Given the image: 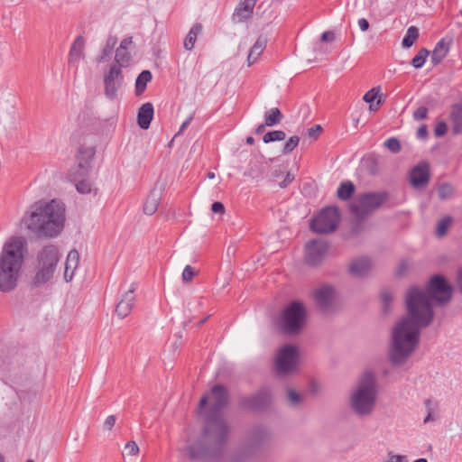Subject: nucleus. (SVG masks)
<instances>
[{
	"label": "nucleus",
	"instance_id": "1",
	"mask_svg": "<svg viewBox=\"0 0 462 462\" xmlns=\"http://www.w3.org/2000/svg\"><path fill=\"white\" fill-rule=\"evenodd\" d=\"M453 288L441 274L433 275L425 289L411 287L405 296L408 316L393 328L388 359L393 366L402 365L416 350L420 329L434 319L433 304L443 307L450 302Z\"/></svg>",
	"mask_w": 462,
	"mask_h": 462
},
{
	"label": "nucleus",
	"instance_id": "2",
	"mask_svg": "<svg viewBox=\"0 0 462 462\" xmlns=\"http://www.w3.org/2000/svg\"><path fill=\"white\" fill-rule=\"evenodd\" d=\"M228 401V391L221 384L214 385L210 393L200 399L198 410L203 415L204 422L199 436L186 447L190 460L218 462L223 458L231 430L220 412Z\"/></svg>",
	"mask_w": 462,
	"mask_h": 462
},
{
	"label": "nucleus",
	"instance_id": "3",
	"mask_svg": "<svg viewBox=\"0 0 462 462\" xmlns=\"http://www.w3.org/2000/svg\"><path fill=\"white\" fill-rule=\"evenodd\" d=\"M65 222L64 204L57 199L32 204L20 220L21 226L39 237L57 236Z\"/></svg>",
	"mask_w": 462,
	"mask_h": 462
},
{
	"label": "nucleus",
	"instance_id": "4",
	"mask_svg": "<svg viewBox=\"0 0 462 462\" xmlns=\"http://www.w3.org/2000/svg\"><path fill=\"white\" fill-rule=\"evenodd\" d=\"M27 254L24 236H13L5 242L0 253V291L10 292L17 287Z\"/></svg>",
	"mask_w": 462,
	"mask_h": 462
},
{
	"label": "nucleus",
	"instance_id": "5",
	"mask_svg": "<svg viewBox=\"0 0 462 462\" xmlns=\"http://www.w3.org/2000/svg\"><path fill=\"white\" fill-rule=\"evenodd\" d=\"M377 399V382L373 372H365L349 397L351 410L359 417L373 413Z\"/></svg>",
	"mask_w": 462,
	"mask_h": 462
},
{
	"label": "nucleus",
	"instance_id": "6",
	"mask_svg": "<svg viewBox=\"0 0 462 462\" xmlns=\"http://www.w3.org/2000/svg\"><path fill=\"white\" fill-rule=\"evenodd\" d=\"M60 259L59 248L54 245H44L38 251L35 273L31 280L32 288H42L52 281Z\"/></svg>",
	"mask_w": 462,
	"mask_h": 462
},
{
	"label": "nucleus",
	"instance_id": "7",
	"mask_svg": "<svg viewBox=\"0 0 462 462\" xmlns=\"http://www.w3.org/2000/svg\"><path fill=\"white\" fill-rule=\"evenodd\" d=\"M307 320L305 305L299 300L291 301L282 311L277 319L278 329L285 335L295 336L301 332Z\"/></svg>",
	"mask_w": 462,
	"mask_h": 462
},
{
	"label": "nucleus",
	"instance_id": "8",
	"mask_svg": "<svg viewBox=\"0 0 462 462\" xmlns=\"http://www.w3.org/2000/svg\"><path fill=\"white\" fill-rule=\"evenodd\" d=\"M389 199L386 191L365 192L358 196L356 202L350 206L351 213L363 219L379 208Z\"/></svg>",
	"mask_w": 462,
	"mask_h": 462
},
{
	"label": "nucleus",
	"instance_id": "9",
	"mask_svg": "<svg viewBox=\"0 0 462 462\" xmlns=\"http://www.w3.org/2000/svg\"><path fill=\"white\" fill-rule=\"evenodd\" d=\"M339 218V212L336 207H327L310 221V227L318 234H329L337 229Z\"/></svg>",
	"mask_w": 462,
	"mask_h": 462
},
{
	"label": "nucleus",
	"instance_id": "10",
	"mask_svg": "<svg viewBox=\"0 0 462 462\" xmlns=\"http://www.w3.org/2000/svg\"><path fill=\"white\" fill-rule=\"evenodd\" d=\"M271 391L264 387L250 396L241 397L239 406L244 410L261 412L266 411L271 405Z\"/></svg>",
	"mask_w": 462,
	"mask_h": 462
},
{
	"label": "nucleus",
	"instance_id": "11",
	"mask_svg": "<svg viewBox=\"0 0 462 462\" xmlns=\"http://www.w3.org/2000/svg\"><path fill=\"white\" fill-rule=\"evenodd\" d=\"M104 94L109 100H115L118 97V90L124 84V76L121 68L111 65L104 73Z\"/></svg>",
	"mask_w": 462,
	"mask_h": 462
},
{
	"label": "nucleus",
	"instance_id": "12",
	"mask_svg": "<svg viewBox=\"0 0 462 462\" xmlns=\"http://www.w3.org/2000/svg\"><path fill=\"white\" fill-rule=\"evenodd\" d=\"M298 349L291 345L284 346L276 358V369L281 374H287L294 371L298 365Z\"/></svg>",
	"mask_w": 462,
	"mask_h": 462
},
{
	"label": "nucleus",
	"instance_id": "13",
	"mask_svg": "<svg viewBox=\"0 0 462 462\" xmlns=\"http://www.w3.org/2000/svg\"><path fill=\"white\" fill-rule=\"evenodd\" d=\"M328 249V245L319 239L310 240L305 246V262L308 265H319Z\"/></svg>",
	"mask_w": 462,
	"mask_h": 462
},
{
	"label": "nucleus",
	"instance_id": "14",
	"mask_svg": "<svg viewBox=\"0 0 462 462\" xmlns=\"http://www.w3.org/2000/svg\"><path fill=\"white\" fill-rule=\"evenodd\" d=\"M271 439L270 430L263 424H256L249 430L246 441L249 448L256 449L269 443Z\"/></svg>",
	"mask_w": 462,
	"mask_h": 462
},
{
	"label": "nucleus",
	"instance_id": "15",
	"mask_svg": "<svg viewBox=\"0 0 462 462\" xmlns=\"http://www.w3.org/2000/svg\"><path fill=\"white\" fill-rule=\"evenodd\" d=\"M410 182L414 188H421L430 180V167L427 162H420L410 171Z\"/></svg>",
	"mask_w": 462,
	"mask_h": 462
},
{
	"label": "nucleus",
	"instance_id": "16",
	"mask_svg": "<svg viewBox=\"0 0 462 462\" xmlns=\"http://www.w3.org/2000/svg\"><path fill=\"white\" fill-rule=\"evenodd\" d=\"M136 283H132L130 289L123 295L116 308V313L120 319L127 317L133 310L135 300L134 291Z\"/></svg>",
	"mask_w": 462,
	"mask_h": 462
},
{
	"label": "nucleus",
	"instance_id": "17",
	"mask_svg": "<svg viewBox=\"0 0 462 462\" xmlns=\"http://www.w3.org/2000/svg\"><path fill=\"white\" fill-rule=\"evenodd\" d=\"M257 0H240L232 14L235 23H244L249 20L253 14Z\"/></svg>",
	"mask_w": 462,
	"mask_h": 462
},
{
	"label": "nucleus",
	"instance_id": "18",
	"mask_svg": "<svg viewBox=\"0 0 462 462\" xmlns=\"http://www.w3.org/2000/svg\"><path fill=\"white\" fill-rule=\"evenodd\" d=\"M314 299L323 311L330 310L333 305L334 290L331 286L324 285L315 291Z\"/></svg>",
	"mask_w": 462,
	"mask_h": 462
},
{
	"label": "nucleus",
	"instance_id": "19",
	"mask_svg": "<svg viewBox=\"0 0 462 462\" xmlns=\"http://www.w3.org/2000/svg\"><path fill=\"white\" fill-rule=\"evenodd\" d=\"M372 268V262L366 256L359 257L353 260L348 267V272L356 277H364L368 274Z\"/></svg>",
	"mask_w": 462,
	"mask_h": 462
},
{
	"label": "nucleus",
	"instance_id": "20",
	"mask_svg": "<svg viewBox=\"0 0 462 462\" xmlns=\"http://www.w3.org/2000/svg\"><path fill=\"white\" fill-rule=\"evenodd\" d=\"M95 149L93 147L80 146L78 151V162L80 176H85L90 169V162L95 156Z\"/></svg>",
	"mask_w": 462,
	"mask_h": 462
},
{
	"label": "nucleus",
	"instance_id": "21",
	"mask_svg": "<svg viewBox=\"0 0 462 462\" xmlns=\"http://www.w3.org/2000/svg\"><path fill=\"white\" fill-rule=\"evenodd\" d=\"M85 40L82 36H78L69 50L68 62L69 65L78 63L84 58Z\"/></svg>",
	"mask_w": 462,
	"mask_h": 462
},
{
	"label": "nucleus",
	"instance_id": "22",
	"mask_svg": "<svg viewBox=\"0 0 462 462\" xmlns=\"http://www.w3.org/2000/svg\"><path fill=\"white\" fill-rule=\"evenodd\" d=\"M153 106L152 103L149 102L144 103L139 108L137 115V123L142 129L146 130L149 128L151 122L153 118Z\"/></svg>",
	"mask_w": 462,
	"mask_h": 462
},
{
	"label": "nucleus",
	"instance_id": "23",
	"mask_svg": "<svg viewBox=\"0 0 462 462\" xmlns=\"http://www.w3.org/2000/svg\"><path fill=\"white\" fill-rule=\"evenodd\" d=\"M450 120L454 134H462V99L450 107Z\"/></svg>",
	"mask_w": 462,
	"mask_h": 462
},
{
	"label": "nucleus",
	"instance_id": "24",
	"mask_svg": "<svg viewBox=\"0 0 462 462\" xmlns=\"http://www.w3.org/2000/svg\"><path fill=\"white\" fill-rule=\"evenodd\" d=\"M79 254L77 250L73 249L68 254L65 263L64 279L66 282H69L72 280L74 271L79 266Z\"/></svg>",
	"mask_w": 462,
	"mask_h": 462
},
{
	"label": "nucleus",
	"instance_id": "25",
	"mask_svg": "<svg viewBox=\"0 0 462 462\" xmlns=\"http://www.w3.org/2000/svg\"><path fill=\"white\" fill-rule=\"evenodd\" d=\"M162 199V190L153 189L147 197L144 205L143 212L146 215H152L156 212Z\"/></svg>",
	"mask_w": 462,
	"mask_h": 462
},
{
	"label": "nucleus",
	"instance_id": "26",
	"mask_svg": "<svg viewBox=\"0 0 462 462\" xmlns=\"http://www.w3.org/2000/svg\"><path fill=\"white\" fill-rule=\"evenodd\" d=\"M424 406L426 408L427 415L423 420V423L427 424L439 420V404L437 401L430 398L424 400Z\"/></svg>",
	"mask_w": 462,
	"mask_h": 462
},
{
	"label": "nucleus",
	"instance_id": "27",
	"mask_svg": "<svg viewBox=\"0 0 462 462\" xmlns=\"http://www.w3.org/2000/svg\"><path fill=\"white\" fill-rule=\"evenodd\" d=\"M267 41L264 37H259L254 46L251 48L249 54L247 56V65H253L260 55L263 53V50L266 47Z\"/></svg>",
	"mask_w": 462,
	"mask_h": 462
},
{
	"label": "nucleus",
	"instance_id": "28",
	"mask_svg": "<svg viewBox=\"0 0 462 462\" xmlns=\"http://www.w3.org/2000/svg\"><path fill=\"white\" fill-rule=\"evenodd\" d=\"M448 48L446 46L444 39H441L436 44L431 53V63L436 66L442 61V60L448 55Z\"/></svg>",
	"mask_w": 462,
	"mask_h": 462
},
{
	"label": "nucleus",
	"instance_id": "29",
	"mask_svg": "<svg viewBox=\"0 0 462 462\" xmlns=\"http://www.w3.org/2000/svg\"><path fill=\"white\" fill-rule=\"evenodd\" d=\"M202 29L203 27L201 23H195L189 30L183 43V46L187 51H191L194 48L197 37L201 33Z\"/></svg>",
	"mask_w": 462,
	"mask_h": 462
},
{
	"label": "nucleus",
	"instance_id": "30",
	"mask_svg": "<svg viewBox=\"0 0 462 462\" xmlns=\"http://www.w3.org/2000/svg\"><path fill=\"white\" fill-rule=\"evenodd\" d=\"M152 79V75L150 70H143L135 80V94L140 96L146 89L147 83Z\"/></svg>",
	"mask_w": 462,
	"mask_h": 462
},
{
	"label": "nucleus",
	"instance_id": "31",
	"mask_svg": "<svg viewBox=\"0 0 462 462\" xmlns=\"http://www.w3.org/2000/svg\"><path fill=\"white\" fill-rule=\"evenodd\" d=\"M282 118L283 116L277 107L271 108L264 113V123L269 127L279 125Z\"/></svg>",
	"mask_w": 462,
	"mask_h": 462
},
{
	"label": "nucleus",
	"instance_id": "32",
	"mask_svg": "<svg viewBox=\"0 0 462 462\" xmlns=\"http://www.w3.org/2000/svg\"><path fill=\"white\" fill-rule=\"evenodd\" d=\"M117 42L116 36H109L106 40V45L102 49L101 55L97 59V62H106L113 53L114 48Z\"/></svg>",
	"mask_w": 462,
	"mask_h": 462
},
{
	"label": "nucleus",
	"instance_id": "33",
	"mask_svg": "<svg viewBox=\"0 0 462 462\" xmlns=\"http://www.w3.org/2000/svg\"><path fill=\"white\" fill-rule=\"evenodd\" d=\"M245 176L251 177L252 179L259 180L264 176L263 166L259 162L251 161L248 165L247 171L244 173Z\"/></svg>",
	"mask_w": 462,
	"mask_h": 462
},
{
	"label": "nucleus",
	"instance_id": "34",
	"mask_svg": "<svg viewBox=\"0 0 462 462\" xmlns=\"http://www.w3.org/2000/svg\"><path fill=\"white\" fill-rule=\"evenodd\" d=\"M354 192L355 185L350 180H347L340 183L337 191V198L341 200H347L352 197Z\"/></svg>",
	"mask_w": 462,
	"mask_h": 462
},
{
	"label": "nucleus",
	"instance_id": "35",
	"mask_svg": "<svg viewBox=\"0 0 462 462\" xmlns=\"http://www.w3.org/2000/svg\"><path fill=\"white\" fill-rule=\"evenodd\" d=\"M419 37V29L416 26L408 28L404 38L402 39V45L403 48H410L413 45L414 42Z\"/></svg>",
	"mask_w": 462,
	"mask_h": 462
},
{
	"label": "nucleus",
	"instance_id": "36",
	"mask_svg": "<svg viewBox=\"0 0 462 462\" xmlns=\"http://www.w3.org/2000/svg\"><path fill=\"white\" fill-rule=\"evenodd\" d=\"M131 60V55L128 51V49H116L115 55V64L121 67H125L128 65Z\"/></svg>",
	"mask_w": 462,
	"mask_h": 462
},
{
	"label": "nucleus",
	"instance_id": "37",
	"mask_svg": "<svg viewBox=\"0 0 462 462\" xmlns=\"http://www.w3.org/2000/svg\"><path fill=\"white\" fill-rule=\"evenodd\" d=\"M429 54L430 52L426 48H421L418 51L417 55L412 58L411 64L415 69H420L424 65Z\"/></svg>",
	"mask_w": 462,
	"mask_h": 462
},
{
	"label": "nucleus",
	"instance_id": "38",
	"mask_svg": "<svg viewBox=\"0 0 462 462\" xmlns=\"http://www.w3.org/2000/svg\"><path fill=\"white\" fill-rule=\"evenodd\" d=\"M286 138V134L282 130H274L266 133L263 141L265 143L275 142V141H283Z\"/></svg>",
	"mask_w": 462,
	"mask_h": 462
},
{
	"label": "nucleus",
	"instance_id": "39",
	"mask_svg": "<svg viewBox=\"0 0 462 462\" xmlns=\"http://www.w3.org/2000/svg\"><path fill=\"white\" fill-rule=\"evenodd\" d=\"M365 165L366 167L367 171L371 175H375L379 171L378 167V158L376 155H370L365 159Z\"/></svg>",
	"mask_w": 462,
	"mask_h": 462
},
{
	"label": "nucleus",
	"instance_id": "40",
	"mask_svg": "<svg viewBox=\"0 0 462 462\" xmlns=\"http://www.w3.org/2000/svg\"><path fill=\"white\" fill-rule=\"evenodd\" d=\"M454 193V188L449 183H442L438 188V196L440 199L444 200L449 199Z\"/></svg>",
	"mask_w": 462,
	"mask_h": 462
},
{
	"label": "nucleus",
	"instance_id": "41",
	"mask_svg": "<svg viewBox=\"0 0 462 462\" xmlns=\"http://www.w3.org/2000/svg\"><path fill=\"white\" fill-rule=\"evenodd\" d=\"M452 222V218L450 217H445L441 218L437 225L436 234L438 236H442L446 234L449 225Z\"/></svg>",
	"mask_w": 462,
	"mask_h": 462
},
{
	"label": "nucleus",
	"instance_id": "42",
	"mask_svg": "<svg viewBox=\"0 0 462 462\" xmlns=\"http://www.w3.org/2000/svg\"><path fill=\"white\" fill-rule=\"evenodd\" d=\"M383 145L393 153H398L402 150L401 143L396 137L387 139Z\"/></svg>",
	"mask_w": 462,
	"mask_h": 462
},
{
	"label": "nucleus",
	"instance_id": "43",
	"mask_svg": "<svg viewBox=\"0 0 462 462\" xmlns=\"http://www.w3.org/2000/svg\"><path fill=\"white\" fill-rule=\"evenodd\" d=\"M300 138L296 135L290 137L287 142L284 143L283 146V153H290L299 144Z\"/></svg>",
	"mask_w": 462,
	"mask_h": 462
},
{
	"label": "nucleus",
	"instance_id": "44",
	"mask_svg": "<svg viewBox=\"0 0 462 462\" xmlns=\"http://www.w3.org/2000/svg\"><path fill=\"white\" fill-rule=\"evenodd\" d=\"M381 300H382V309L384 313H387L390 310V305L393 300V296L390 291H383L381 293Z\"/></svg>",
	"mask_w": 462,
	"mask_h": 462
},
{
	"label": "nucleus",
	"instance_id": "45",
	"mask_svg": "<svg viewBox=\"0 0 462 462\" xmlns=\"http://www.w3.org/2000/svg\"><path fill=\"white\" fill-rule=\"evenodd\" d=\"M378 93H379V90L376 89L375 88L370 89L369 91H367L365 95H364V101L366 102V103H369L370 104V110H374V105H373V102L377 98V96H378Z\"/></svg>",
	"mask_w": 462,
	"mask_h": 462
},
{
	"label": "nucleus",
	"instance_id": "46",
	"mask_svg": "<svg viewBox=\"0 0 462 462\" xmlns=\"http://www.w3.org/2000/svg\"><path fill=\"white\" fill-rule=\"evenodd\" d=\"M125 449L126 450L128 456H136L140 451L138 445L134 440L128 441L125 445Z\"/></svg>",
	"mask_w": 462,
	"mask_h": 462
},
{
	"label": "nucleus",
	"instance_id": "47",
	"mask_svg": "<svg viewBox=\"0 0 462 462\" xmlns=\"http://www.w3.org/2000/svg\"><path fill=\"white\" fill-rule=\"evenodd\" d=\"M428 116V108L426 106H419L413 112V119L415 121H420L426 119Z\"/></svg>",
	"mask_w": 462,
	"mask_h": 462
},
{
	"label": "nucleus",
	"instance_id": "48",
	"mask_svg": "<svg viewBox=\"0 0 462 462\" xmlns=\"http://www.w3.org/2000/svg\"><path fill=\"white\" fill-rule=\"evenodd\" d=\"M288 401L291 405L297 406L300 403L301 397L298 393L291 389L288 391Z\"/></svg>",
	"mask_w": 462,
	"mask_h": 462
},
{
	"label": "nucleus",
	"instance_id": "49",
	"mask_svg": "<svg viewBox=\"0 0 462 462\" xmlns=\"http://www.w3.org/2000/svg\"><path fill=\"white\" fill-rule=\"evenodd\" d=\"M78 192L81 194H88L91 191L90 183L87 180H80L76 184Z\"/></svg>",
	"mask_w": 462,
	"mask_h": 462
},
{
	"label": "nucleus",
	"instance_id": "50",
	"mask_svg": "<svg viewBox=\"0 0 462 462\" xmlns=\"http://www.w3.org/2000/svg\"><path fill=\"white\" fill-rule=\"evenodd\" d=\"M182 280L185 282H190L195 276V271L190 265H186L182 272Z\"/></svg>",
	"mask_w": 462,
	"mask_h": 462
},
{
	"label": "nucleus",
	"instance_id": "51",
	"mask_svg": "<svg viewBox=\"0 0 462 462\" xmlns=\"http://www.w3.org/2000/svg\"><path fill=\"white\" fill-rule=\"evenodd\" d=\"M322 128L319 125H314L308 129L307 135L310 139L317 140Z\"/></svg>",
	"mask_w": 462,
	"mask_h": 462
},
{
	"label": "nucleus",
	"instance_id": "52",
	"mask_svg": "<svg viewBox=\"0 0 462 462\" xmlns=\"http://www.w3.org/2000/svg\"><path fill=\"white\" fill-rule=\"evenodd\" d=\"M447 131H448V125L445 122L438 123L434 129V133L437 137H441V136L445 135Z\"/></svg>",
	"mask_w": 462,
	"mask_h": 462
},
{
	"label": "nucleus",
	"instance_id": "53",
	"mask_svg": "<svg viewBox=\"0 0 462 462\" xmlns=\"http://www.w3.org/2000/svg\"><path fill=\"white\" fill-rule=\"evenodd\" d=\"M116 420V419L115 415H109L104 422V429L111 430L112 428L115 426Z\"/></svg>",
	"mask_w": 462,
	"mask_h": 462
},
{
	"label": "nucleus",
	"instance_id": "54",
	"mask_svg": "<svg viewBox=\"0 0 462 462\" xmlns=\"http://www.w3.org/2000/svg\"><path fill=\"white\" fill-rule=\"evenodd\" d=\"M456 285L457 291L462 294V266L459 267L456 274Z\"/></svg>",
	"mask_w": 462,
	"mask_h": 462
},
{
	"label": "nucleus",
	"instance_id": "55",
	"mask_svg": "<svg viewBox=\"0 0 462 462\" xmlns=\"http://www.w3.org/2000/svg\"><path fill=\"white\" fill-rule=\"evenodd\" d=\"M193 118H194V113L189 115V117L182 123V125H180V127L178 133L175 134V136L183 133V131L190 125Z\"/></svg>",
	"mask_w": 462,
	"mask_h": 462
},
{
	"label": "nucleus",
	"instance_id": "56",
	"mask_svg": "<svg viewBox=\"0 0 462 462\" xmlns=\"http://www.w3.org/2000/svg\"><path fill=\"white\" fill-rule=\"evenodd\" d=\"M211 210L214 212V213H220V214H223L225 212V207H224V204L222 202H219V201H216L212 204L211 206Z\"/></svg>",
	"mask_w": 462,
	"mask_h": 462
},
{
	"label": "nucleus",
	"instance_id": "57",
	"mask_svg": "<svg viewBox=\"0 0 462 462\" xmlns=\"http://www.w3.org/2000/svg\"><path fill=\"white\" fill-rule=\"evenodd\" d=\"M335 40V33L331 31L324 32L321 34V41L325 42H330Z\"/></svg>",
	"mask_w": 462,
	"mask_h": 462
},
{
	"label": "nucleus",
	"instance_id": "58",
	"mask_svg": "<svg viewBox=\"0 0 462 462\" xmlns=\"http://www.w3.org/2000/svg\"><path fill=\"white\" fill-rule=\"evenodd\" d=\"M428 136V128L426 125H420L417 130V137L419 139H425Z\"/></svg>",
	"mask_w": 462,
	"mask_h": 462
},
{
	"label": "nucleus",
	"instance_id": "59",
	"mask_svg": "<svg viewBox=\"0 0 462 462\" xmlns=\"http://www.w3.org/2000/svg\"><path fill=\"white\" fill-rule=\"evenodd\" d=\"M294 180V176L287 172L285 179L279 183L280 188L285 189L292 180Z\"/></svg>",
	"mask_w": 462,
	"mask_h": 462
},
{
	"label": "nucleus",
	"instance_id": "60",
	"mask_svg": "<svg viewBox=\"0 0 462 462\" xmlns=\"http://www.w3.org/2000/svg\"><path fill=\"white\" fill-rule=\"evenodd\" d=\"M407 268H408L407 263L406 262H402L399 264V266H398V268L396 270V275L397 276H402L405 273Z\"/></svg>",
	"mask_w": 462,
	"mask_h": 462
},
{
	"label": "nucleus",
	"instance_id": "61",
	"mask_svg": "<svg viewBox=\"0 0 462 462\" xmlns=\"http://www.w3.org/2000/svg\"><path fill=\"white\" fill-rule=\"evenodd\" d=\"M133 42V38L131 36L129 37H125V39L122 40V42H120V45L117 49H128V46L131 45Z\"/></svg>",
	"mask_w": 462,
	"mask_h": 462
},
{
	"label": "nucleus",
	"instance_id": "62",
	"mask_svg": "<svg viewBox=\"0 0 462 462\" xmlns=\"http://www.w3.org/2000/svg\"><path fill=\"white\" fill-rule=\"evenodd\" d=\"M358 26L362 32H365L369 28V23L365 18H360L358 20Z\"/></svg>",
	"mask_w": 462,
	"mask_h": 462
},
{
	"label": "nucleus",
	"instance_id": "63",
	"mask_svg": "<svg viewBox=\"0 0 462 462\" xmlns=\"http://www.w3.org/2000/svg\"><path fill=\"white\" fill-rule=\"evenodd\" d=\"M393 462H408L407 457L403 455H392Z\"/></svg>",
	"mask_w": 462,
	"mask_h": 462
},
{
	"label": "nucleus",
	"instance_id": "64",
	"mask_svg": "<svg viewBox=\"0 0 462 462\" xmlns=\"http://www.w3.org/2000/svg\"><path fill=\"white\" fill-rule=\"evenodd\" d=\"M265 126H267V125H265V123H264V124H261V125H259L256 127V129H255L254 133H255L256 134H262V133L264 131Z\"/></svg>",
	"mask_w": 462,
	"mask_h": 462
}]
</instances>
